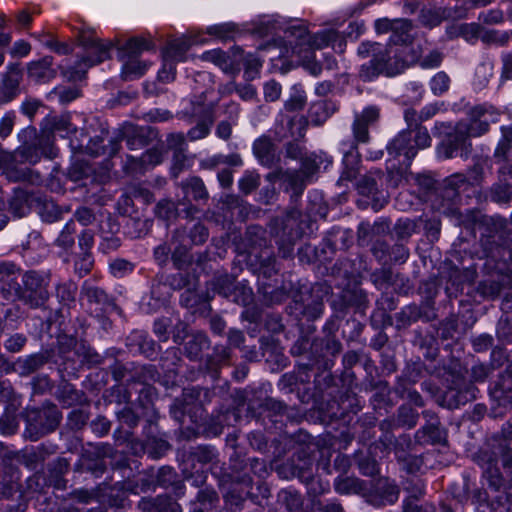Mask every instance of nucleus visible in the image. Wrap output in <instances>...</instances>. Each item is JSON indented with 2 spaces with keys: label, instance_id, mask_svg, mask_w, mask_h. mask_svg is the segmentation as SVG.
Masks as SVG:
<instances>
[{
  "label": "nucleus",
  "instance_id": "nucleus-48",
  "mask_svg": "<svg viewBox=\"0 0 512 512\" xmlns=\"http://www.w3.org/2000/svg\"><path fill=\"white\" fill-rule=\"evenodd\" d=\"M132 375L131 378L127 379V382L130 383H139L142 386L146 384H150V382L156 381L159 374L154 365H140L134 362H131Z\"/></svg>",
  "mask_w": 512,
  "mask_h": 512
},
{
  "label": "nucleus",
  "instance_id": "nucleus-54",
  "mask_svg": "<svg viewBox=\"0 0 512 512\" xmlns=\"http://www.w3.org/2000/svg\"><path fill=\"white\" fill-rule=\"evenodd\" d=\"M54 136L42 127L41 134L36 133V139L32 140L42 156L53 159L57 156V149L54 146Z\"/></svg>",
  "mask_w": 512,
  "mask_h": 512
},
{
  "label": "nucleus",
  "instance_id": "nucleus-41",
  "mask_svg": "<svg viewBox=\"0 0 512 512\" xmlns=\"http://www.w3.org/2000/svg\"><path fill=\"white\" fill-rule=\"evenodd\" d=\"M34 210L44 222L53 223L62 218L61 208L51 199L37 195Z\"/></svg>",
  "mask_w": 512,
  "mask_h": 512
},
{
  "label": "nucleus",
  "instance_id": "nucleus-1",
  "mask_svg": "<svg viewBox=\"0 0 512 512\" xmlns=\"http://www.w3.org/2000/svg\"><path fill=\"white\" fill-rule=\"evenodd\" d=\"M358 54L363 57L372 56L371 60L362 64L360 77L370 81L379 75L395 76L406 67L403 58L404 48L392 45L382 46L376 42H363L358 48Z\"/></svg>",
  "mask_w": 512,
  "mask_h": 512
},
{
  "label": "nucleus",
  "instance_id": "nucleus-46",
  "mask_svg": "<svg viewBox=\"0 0 512 512\" xmlns=\"http://www.w3.org/2000/svg\"><path fill=\"white\" fill-rule=\"evenodd\" d=\"M120 149V141L117 139H110L108 145H104V139L101 136H96L90 139L86 146L87 153L92 156L106 155L113 157Z\"/></svg>",
  "mask_w": 512,
  "mask_h": 512
},
{
  "label": "nucleus",
  "instance_id": "nucleus-35",
  "mask_svg": "<svg viewBox=\"0 0 512 512\" xmlns=\"http://www.w3.org/2000/svg\"><path fill=\"white\" fill-rule=\"evenodd\" d=\"M180 188L184 193V200L191 197L196 202H207L209 199V193L203 180L198 176L189 177L179 184Z\"/></svg>",
  "mask_w": 512,
  "mask_h": 512
},
{
  "label": "nucleus",
  "instance_id": "nucleus-60",
  "mask_svg": "<svg viewBox=\"0 0 512 512\" xmlns=\"http://www.w3.org/2000/svg\"><path fill=\"white\" fill-rule=\"evenodd\" d=\"M334 487L340 494H350L362 492L365 489V484L355 477H339L336 479Z\"/></svg>",
  "mask_w": 512,
  "mask_h": 512
},
{
  "label": "nucleus",
  "instance_id": "nucleus-6",
  "mask_svg": "<svg viewBox=\"0 0 512 512\" xmlns=\"http://www.w3.org/2000/svg\"><path fill=\"white\" fill-rule=\"evenodd\" d=\"M324 341L315 338L312 342L307 337L299 338L291 347L293 356L301 357L297 366L301 374L302 382H309L308 372L317 368L318 370L328 367V361L323 354Z\"/></svg>",
  "mask_w": 512,
  "mask_h": 512
},
{
  "label": "nucleus",
  "instance_id": "nucleus-44",
  "mask_svg": "<svg viewBox=\"0 0 512 512\" xmlns=\"http://www.w3.org/2000/svg\"><path fill=\"white\" fill-rule=\"evenodd\" d=\"M80 342L73 336L70 335H60L57 338V353L58 356L63 360L62 364L58 367V371L60 376L63 377L64 371H67V362L69 361L68 354L74 351L75 355L77 354V348L79 347Z\"/></svg>",
  "mask_w": 512,
  "mask_h": 512
},
{
  "label": "nucleus",
  "instance_id": "nucleus-49",
  "mask_svg": "<svg viewBox=\"0 0 512 512\" xmlns=\"http://www.w3.org/2000/svg\"><path fill=\"white\" fill-rule=\"evenodd\" d=\"M191 43L185 38H178L168 42L162 52L163 59L174 63L183 61L185 54L189 50Z\"/></svg>",
  "mask_w": 512,
  "mask_h": 512
},
{
  "label": "nucleus",
  "instance_id": "nucleus-50",
  "mask_svg": "<svg viewBox=\"0 0 512 512\" xmlns=\"http://www.w3.org/2000/svg\"><path fill=\"white\" fill-rule=\"evenodd\" d=\"M154 44L144 37H132L128 39L123 45L118 46L119 52L122 53V58L125 57H138L141 52L151 50Z\"/></svg>",
  "mask_w": 512,
  "mask_h": 512
},
{
  "label": "nucleus",
  "instance_id": "nucleus-5",
  "mask_svg": "<svg viewBox=\"0 0 512 512\" xmlns=\"http://www.w3.org/2000/svg\"><path fill=\"white\" fill-rule=\"evenodd\" d=\"M62 419L58 407L51 403H45L41 408L28 410L26 413L25 437L31 441H37L41 437L55 431Z\"/></svg>",
  "mask_w": 512,
  "mask_h": 512
},
{
  "label": "nucleus",
  "instance_id": "nucleus-23",
  "mask_svg": "<svg viewBox=\"0 0 512 512\" xmlns=\"http://www.w3.org/2000/svg\"><path fill=\"white\" fill-rule=\"evenodd\" d=\"M23 72L19 64H10L2 75L0 104L12 101L19 94V86Z\"/></svg>",
  "mask_w": 512,
  "mask_h": 512
},
{
  "label": "nucleus",
  "instance_id": "nucleus-40",
  "mask_svg": "<svg viewBox=\"0 0 512 512\" xmlns=\"http://www.w3.org/2000/svg\"><path fill=\"white\" fill-rule=\"evenodd\" d=\"M127 346L131 351H137L148 358L156 354L155 342L143 331H133L127 337Z\"/></svg>",
  "mask_w": 512,
  "mask_h": 512
},
{
  "label": "nucleus",
  "instance_id": "nucleus-55",
  "mask_svg": "<svg viewBox=\"0 0 512 512\" xmlns=\"http://www.w3.org/2000/svg\"><path fill=\"white\" fill-rule=\"evenodd\" d=\"M235 278L227 273L217 274L210 281L212 290L229 299L235 286Z\"/></svg>",
  "mask_w": 512,
  "mask_h": 512
},
{
  "label": "nucleus",
  "instance_id": "nucleus-33",
  "mask_svg": "<svg viewBox=\"0 0 512 512\" xmlns=\"http://www.w3.org/2000/svg\"><path fill=\"white\" fill-rule=\"evenodd\" d=\"M470 121L464 122L468 128L469 137H478L486 133L489 129V117L487 110L482 106H476L470 110Z\"/></svg>",
  "mask_w": 512,
  "mask_h": 512
},
{
  "label": "nucleus",
  "instance_id": "nucleus-26",
  "mask_svg": "<svg viewBox=\"0 0 512 512\" xmlns=\"http://www.w3.org/2000/svg\"><path fill=\"white\" fill-rule=\"evenodd\" d=\"M399 488L388 479L377 480L374 492L369 497V502L376 506L393 504L398 500Z\"/></svg>",
  "mask_w": 512,
  "mask_h": 512
},
{
  "label": "nucleus",
  "instance_id": "nucleus-20",
  "mask_svg": "<svg viewBox=\"0 0 512 512\" xmlns=\"http://www.w3.org/2000/svg\"><path fill=\"white\" fill-rule=\"evenodd\" d=\"M21 145L15 151V158L20 162L36 164L42 154L32 140L36 139V128L28 126L18 134Z\"/></svg>",
  "mask_w": 512,
  "mask_h": 512
},
{
  "label": "nucleus",
  "instance_id": "nucleus-19",
  "mask_svg": "<svg viewBox=\"0 0 512 512\" xmlns=\"http://www.w3.org/2000/svg\"><path fill=\"white\" fill-rule=\"evenodd\" d=\"M278 148L272 138L262 135L255 139L252 145L253 155L260 165L266 168H273L280 163V155Z\"/></svg>",
  "mask_w": 512,
  "mask_h": 512
},
{
  "label": "nucleus",
  "instance_id": "nucleus-14",
  "mask_svg": "<svg viewBox=\"0 0 512 512\" xmlns=\"http://www.w3.org/2000/svg\"><path fill=\"white\" fill-rule=\"evenodd\" d=\"M486 234L481 242L487 256L495 257L499 249L505 247L510 240V233L505 229V222L501 218H487L484 220Z\"/></svg>",
  "mask_w": 512,
  "mask_h": 512
},
{
  "label": "nucleus",
  "instance_id": "nucleus-24",
  "mask_svg": "<svg viewBox=\"0 0 512 512\" xmlns=\"http://www.w3.org/2000/svg\"><path fill=\"white\" fill-rule=\"evenodd\" d=\"M234 481L242 483L246 486L252 484V478L250 472L258 477H264L267 474V467L264 460L258 458L249 459L248 463L242 465L241 463L235 462L231 466Z\"/></svg>",
  "mask_w": 512,
  "mask_h": 512
},
{
  "label": "nucleus",
  "instance_id": "nucleus-17",
  "mask_svg": "<svg viewBox=\"0 0 512 512\" xmlns=\"http://www.w3.org/2000/svg\"><path fill=\"white\" fill-rule=\"evenodd\" d=\"M419 420V413L409 404L400 405L396 413L385 420H383L379 427L385 433V438L392 441V430L396 428L413 429L416 427Z\"/></svg>",
  "mask_w": 512,
  "mask_h": 512
},
{
  "label": "nucleus",
  "instance_id": "nucleus-37",
  "mask_svg": "<svg viewBox=\"0 0 512 512\" xmlns=\"http://www.w3.org/2000/svg\"><path fill=\"white\" fill-rule=\"evenodd\" d=\"M337 110L336 104L331 100L313 102L308 110V118L314 126L324 124Z\"/></svg>",
  "mask_w": 512,
  "mask_h": 512
},
{
  "label": "nucleus",
  "instance_id": "nucleus-13",
  "mask_svg": "<svg viewBox=\"0 0 512 512\" xmlns=\"http://www.w3.org/2000/svg\"><path fill=\"white\" fill-rule=\"evenodd\" d=\"M80 296L86 301L91 313L103 316L104 313L118 309L113 296L109 295L103 288L85 281L81 287Z\"/></svg>",
  "mask_w": 512,
  "mask_h": 512
},
{
  "label": "nucleus",
  "instance_id": "nucleus-30",
  "mask_svg": "<svg viewBox=\"0 0 512 512\" xmlns=\"http://www.w3.org/2000/svg\"><path fill=\"white\" fill-rule=\"evenodd\" d=\"M217 459V453L212 446H197L190 449L186 455L184 461L185 471L188 470V466L192 469H196L198 473L202 468L210 463H213Z\"/></svg>",
  "mask_w": 512,
  "mask_h": 512
},
{
  "label": "nucleus",
  "instance_id": "nucleus-18",
  "mask_svg": "<svg viewBox=\"0 0 512 512\" xmlns=\"http://www.w3.org/2000/svg\"><path fill=\"white\" fill-rule=\"evenodd\" d=\"M388 155L397 159L400 156H404V160L400 163L409 167L412 159L417 155L416 148L412 143V131L403 130L399 132L386 146Z\"/></svg>",
  "mask_w": 512,
  "mask_h": 512
},
{
  "label": "nucleus",
  "instance_id": "nucleus-47",
  "mask_svg": "<svg viewBox=\"0 0 512 512\" xmlns=\"http://www.w3.org/2000/svg\"><path fill=\"white\" fill-rule=\"evenodd\" d=\"M219 495L212 488H204L198 491L191 512H210L219 503Z\"/></svg>",
  "mask_w": 512,
  "mask_h": 512
},
{
  "label": "nucleus",
  "instance_id": "nucleus-51",
  "mask_svg": "<svg viewBox=\"0 0 512 512\" xmlns=\"http://www.w3.org/2000/svg\"><path fill=\"white\" fill-rule=\"evenodd\" d=\"M175 231H185V241H188L190 246L202 245L209 237L208 228L201 222H196L192 226H184L176 229Z\"/></svg>",
  "mask_w": 512,
  "mask_h": 512
},
{
  "label": "nucleus",
  "instance_id": "nucleus-38",
  "mask_svg": "<svg viewBox=\"0 0 512 512\" xmlns=\"http://www.w3.org/2000/svg\"><path fill=\"white\" fill-rule=\"evenodd\" d=\"M477 389L473 386L466 391L455 387L448 388L442 396L441 405L448 409L458 408L460 405L467 403L469 400L474 399L475 391Z\"/></svg>",
  "mask_w": 512,
  "mask_h": 512
},
{
  "label": "nucleus",
  "instance_id": "nucleus-22",
  "mask_svg": "<svg viewBox=\"0 0 512 512\" xmlns=\"http://www.w3.org/2000/svg\"><path fill=\"white\" fill-rule=\"evenodd\" d=\"M489 394L500 406L512 404V362L497 376L489 388Z\"/></svg>",
  "mask_w": 512,
  "mask_h": 512
},
{
  "label": "nucleus",
  "instance_id": "nucleus-34",
  "mask_svg": "<svg viewBox=\"0 0 512 512\" xmlns=\"http://www.w3.org/2000/svg\"><path fill=\"white\" fill-rule=\"evenodd\" d=\"M53 57L45 56L40 60L28 64V76L36 82H47L56 76V70L53 69Z\"/></svg>",
  "mask_w": 512,
  "mask_h": 512
},
{
  "label": "nucleus",
  "instance_id": "nucleus-27",
  "mask_svg": "<svg viewBox=\"0 0 512 512\" xmlns=\"http://www.w3.org/2000/svg\"><path fill=\"white\" fill-rule=\"evenodd\" d=\"M142 512H182L181 506L169 495L144 497L138 503Z\"/></svg>",
  "mask_w": 512,
  "mask_h": 512
},
{
  "label": "nucleus",
  "instance_id": "nucleus-57",
  "mask_svg": "<svg viewBox=\"0 0 512 512\" xmlns=\"http://www.w3.org/2000/svg\"><path fill=\"white\" fill-rule=\"evenodd\" d=\"M145 447L152 458L159 459L166 454L171 445L167 440L160 437L159 434H155L146 437Z\"/></svg>",
  "mask_w": 512,
  "mask_h": 512
},
{
  "label": "nucleus",
  "instance_id": "nucleus-12",
  "mask_svg": "<svg viewBox=\"0 0 512 512\" xmlns=\"http://www.w3.org/2000/svg\"><path fill=\"white\" fill-rule=\"evenodd\" d=\"M414 25L411 20L406 18L388 19L382 18L375 21V30L377 34L390 33L388 45L401 47L412 42V30Z\"/></svg>",
  "mask_w": 512,
  "mask_h": 512
},
{
  "label": "nucleus",
  "instance_id": "nucleus-10",
  "mask_svg": "<svg viewBox=\"0 0 512 512\" xmlns=\"http://www.w3.org/2000/svg\"><path fill=\"white\" fill-rule=\"evenodd\" d=\"M115 450L108 443H88L83 449L78 463L75 465L76 472H90L99 477L106 471L105 458H112Z\"/></svg>",
  "mask_w": 512,
  "mask_h": 512
},
{
  "label": "nucleus",
  "instance_id": "nucleus-3",
  "mask_svg": "<svg viewBox=\"0 0 512 512\" xmlns=\"http://www.w3.org/2000/svg\"><path fill=\"white\" fill-rule=\"evenodd\" d=\"M271 234L277 238L278 252L282 258L293 256L294 246L307 227L299 209L292 207L283 217H276L269 224Z\"/></svg>",
  "mask_w": 512,
  "mask_h": 512
},
{
  "label": "nucleus",
  "instance_id": "nucleus-31",
  "mask_svg": "<svg viewBox=\"0 0 512 512\" xmlns=\"http://www.w3.org/2000/svg\"><path fill=\"white\" fill-rule=\"evenodd\" d=\"M428 308V303L425 306L411 304L404 307L396 316L398 327H408L420 319L427 322L433 320L435 318V314L432 311H429Z\"/></svg>",
  "mask_w": 512,
  "mask_h": 512
},
{
  "label": "nucleus",
  "instance_id": "nucleus-58",
  "mask_svg": "<svg viewBox=\"0 0 512 512\" xmlns=\"http://www.w3.org/2000/svg\"><path fill=\"white\" fill-rule=\"evenodd\" d=\"M383 176L381 171L370 172L362 176L356 184L358 192L363 196H372L378 192L377 178L381 179Z\"/></svg>",
  "mask_w": 512,
  "mask_h": 512
},
{
  "label": "nucleus",
  "instance_id": "nucleus-29",
  "mask_svg": "<svg viewBox=\"0 0 512 512\" xmlns=\"http://www.w3.org/2000/svg\"><path fill=\"white\" fill-rule=\"evenodd\" d=\"M35 202H37V194L15 189L9 200V210L15 217L22 218L34 209Z\"/></svg>",
  "mask_w": 512,
  "mask_h": 512
},
{
  "label": "nucleus",
  "instance_id": "nucleus-63",
  "mask_svg": "<svg viewBox=\"0 0 512 512\" xmlns=\"http://www.w3.org/2000/svg\"><path fill=\"white\" fill-rule=\"evenodd\" d=\"M502 138L500 139L495 152L494 158L498 162H504L508 159V153L512 148V126L502 127Z\"/></svg>",
  "mask_w": 512,
  "mask_h": 512
},
{
  "label": "nucleus",
  "instance_id": "nucleus-16",
  "mask_svg": "<svg viewBox=\"0 0 512 512\" xmlns=\"http://www.w3.org/2000/svg\"><path fill=\"white\" fill-rule=\"evenodd\" d=\"M53 348L42 349L39 352L17 358L11 365V373H17L21 377H27L42 369L55 358Z\"/></svg>",
  "mask_w": 512,
  "mask_h": 512
},
{
  "label": "nucleus",
  "instance_id": "nucleus-11",
  "mask_svg": "<svg viewBox=\"0 0 512 512\" xmlns=\"http://www.w3.org/2000/svg\"><path fill=\"white\" fill-rule=\"evenodd\" d=\"M425 423L415 432L414 439L418 445H440L448 444V433L441 424L440 418L432 410L422 412Z\"/></svg>",
  "mask_w": 512,
  "mask_h": 512
},
{
  "label": "nucleus",
  "instance_id": "nucleus-7",
  "mask_svg": "<svg viewBox=\"0 0 512 512\" xmlns=\"http://www.w3.org/2000/svg\"><path fill=\"white\" fill-rule=\"evenodd\" d=\"M443 138L438 147V153L445 159L461 157L467 159L472 151L468 128L464 122H458L454 127L441 124Z\"/></svg>",
  "mask_w": 512,
  "mask_h": 512
},
{
  "label": "nucleus",
  "instance_id": "nucleus-61",
  "mask_svg": "<svg viewBox=\"0 0 512 512\" xmlns=\"http://www.w3.org/2000/svg\"><path fill=\"white\" fill-rule=\"evenodd\" d=\"M261 183V176L256 170H246L238 181L240 192L247 196L256 191Z\"/></svg>",
  "mask_w": 512,
  "mask_h": 512
},
{
  "label": "nucleus",
  "instance_id": "nucleus-15",
  "mask_svg": "<svg viewBox=\"0 0 512 512\" xmlns=\"http://www.w3.org/2000/svg\"><path fill=\"white\" fill-rule=\"evenodd\" d=\"M380 111L376 106L366 107L361 113L355 115L352 124L353 141L349 151L357 153L359 144H366L370 140L369 127L377 123Z\"/></svg>",
  "mask_w": 512,
  "mask_h": 512
},
{
  "label": "nucleus",
  "instance_id": "nucleus-25",
  "mask_svg": "<svg viewBox=\"0 0 512 512\" xmlns=\"http://www.w3.org/2000/svg\"><path fill=\"white\" fill-rule=\"evenodd\" d=\"M184 232L185 231H174L172 236V243L175 245V247L171 252V259L173 265L178 270L185 269L191 265L193 261V257L190 254L192 246L188 244V241H185V235L183 234Z\"/></svg>",
  "mask_w": 512,
  "mask_h": 512
},
{
  "label": "nucleus",
  "instance_id": "nucleus-62",
  "mask_svg": "<svg viewBox=\"0 0 512 512\" xmlns=\"http://www.w3.org/2000/svg\"><path fill=\"white\" fill-rule=\"evenodd\" d=\"M81 358L82 365H88L90 367L101 364L104 361L102 355H100L95 349H93L85 341H80V345L77 348V354Z\"/></svg>",
  "mask_w": 512,
  "mask_h": 512
},
{
  "label": "nucleus",
  "instance_id": "nucleus-8",
  "mask_svg": "<svg viewBox=\"0 0 512 512\" xmlns=\"http://www.w3.org/2000/svg\"><path fill=\"white\" fill-rule=\"evenodd\" d=\"M329 291L330 286L325 283H315L309 289L300 291L293 300L296 315L307 321L318 319L323 314L324 298Z\"/></svg>",
  "mask_w": 512,
  "mask_h": 512
},
{
  "label": "nucleus",
  "instance_id": "nucleus-9",
  "mask_svg": "<svg viewBox=\"0 0 512 512\" xmlns=\"http://www.w3.org/2000/svg\"><path fill=\"white\" fill-rule=\"evenodd\" d=\"M216 103L206 102V93L191 100L190 117L196 120V124L187 132V139L191 142L206 138L215 122Z\"/></svg>",
  "mask_w": 512,
  "mask_h": 512
},
{
  "label": "nucleus",
  "instance_id": "nucleus-59",
  "mask_svg": "<svg viewBox=\"0 0 512 512\" xmlns=\"http://www.w3.org/2000/svg\"><path fill=\"white\" fill-rule=\"evenodd\" d=\"M157 398V391L151 384H146L141 387L138 391V397L136 399V406L141 411H148L156 409L154 406V400Z\"/></svg>",
  "mask_w": 512,
  "mask_h": 512
},
{
  "label": "nucleus",
  "instance_id": "nucleus-43",
  "mask_svg": "<svg viewBox=\"0 0 512 512\" xmlns=\"http://www.w3.org/2000/svg\"><path fill=\"white\" fill-rule=\"evenodd\" d=\"M162 162V153L158 149H148L141 156L127 155L125 169L135 172L145 165H157Z\"/></svg>",
  "mask_w": 512,
  "mask_h": 512
},
{
  "label": "nucleus",
  "instance_id": "nucleus-4",
  "mask_svg": "<svg viewBox=\"0 0 512 512\" xmlns=\"http://www.w3.org/2000/svg\"><path fill=\"white\" fill-rule=\"evenodd\" d=\"M50 274L36 270L26 271L21 282L14 283L17 300L31 309H45L50 299Z\"/></svg>",
  "mask_w": 512,
  "mask_h": 512
},
{
  "label": "nucleus",
  "instance_id": "nucleus-53",
  "mask_svg": "<svg viewBox=\"0 0 512 512\" xmlns=\"http://www.w3.org/2000/svg\"><path fill=\"white\" fill-rule=\"evenodd\" d=\"M255 262L258 265L259 273L266 278H269L278 272L276 267V258L273 255V251L269 248L261 250V252L255 256Z\"/></svg>",
  "mask_w": 512,
  "mask_h": 512
},
{
  "label": "nucleus",
  "instance_id": "nucleus-28",
  "mask_svg": "<svg viewBox=\"0 0 512 512\" xmlns=\"http://www.w3.org/2000/svg\"><path fill=\"white\" fill-rule=\"evenodd\" d=\"M366 303V294L360 288H347L341 291L331 303L336 312H345L349 307L361 308Z\"/></svg>",
  "mask_w": 512,
  "mask_h": 512
},
{
  "label": "nucleus",
  "instance_id": "nucleus-2",
  "mask_svg": "<svg viewBox=\"0 0 512 512\" xmlns=\"http://www.w3.org/2000/svg\"><path fill=\"white\" fill-rule=\"evenodd\" d=\"M78 43L84 48L85 54L74 66L60 67L61 74L69 81L82 80L87 69L97 65L110 57L113 42H103L95 37L92 31H81L78 35Z\"/></svg>",
  "mask_w": 512,
  "mask_h": 512
},
{
  "label": "nucleus",
  "instance_id": "nucleus-56",
  "mask_svg": "<svg viewBox=\"0 0 512 512\" xmlns=\"http://www.w3.org/2000/svg\"><path fill=\"white\" fill-rule=\"evenodd\" d=\"M122 67V78L132 80L144 75L147 69V63L139 60L138 57H126Z\"/></svg>",
  "mask_w": 512,
  "mask_h": 512
},
{
  "label": "nucleus",
  "instance_id": "nucleus-45",
  "mask_svg": "<svg viewBox=\"0 0 512 512\" xmlns=\"http://www.w3.org/2000/svg\"><path fill=\"white\" fill-rule=\"evenodd\" d=\"M457 11L451 8L422 9L419 14V21L423 26L433 28L440 25L443 20L453 18Z\"/></svg>",
  "mask_w": 512,
  "mask_h": 512
},
{
  "label": "nucleus",
  "instance_id": "nucleus-39",
  "mask_svg": "<svg viewBox=\"0 0 512 512\" xmlns=\"http://www.w3.org/2000/svg\"><path fill=\"white\" fill-rule=\"evenodd\" d=\"M210 347V340L203 332L191 334L184 344V353L190 360H199L205 350Z\"/></svg>",
  "mask_w": 512,
  "mask_h": 512
},
{
  "label": "nucleus",
  "instance_id": "nucleus-52",
  "mask_svg": "<svg viewBox=\"0 0 512 512\" xmlns=\"http://www.w3.org/2000/svg\"><path fill=\"white\" fill-rule=\"evenodd\" d=\"M154 136L150 127L134 128L126 137L127 146L130 150L142 149L149 144L150 139Z\"/></svg>",
  "mask_w": 512,
  "mask_h": 512
},
{
  "label": "nucleus",
  "instance_id": "nucleus-64",
  "mask_svg": "<svg viewBox=\"0 0 512 512\" xmlns=\"http://www.w3.org/2000/svg\"><path fill=\"white\" fill-rule=\"evenodd\" d=\"M286 38L289 40L290 44H295L296 46H307L309 40V32L304 24L298 23L295 25H290L285 29Z\"/></svg>",
  "mask_w": 512,
  "mask_h": 512
},
{
  "label": "nucleus",
  "instance_id": "nucleus-21",
  "mask_svg": "<svg viewBox=\"0 0 512 512\" xmlns=\"http://www.w3.org/2000/svg\"><path fill=\"white\" fill-rule=\"evenodd\" d=\"M56 452L55 445L41 444L37 447L26 448L13 454L12 459L17 463L34 470L42 464L50 455Z\"/></svg>",
  "mask_w": 512,
  "mask_h": 512
},
{
  "label": "nucleus",
  "instance_id": "nucleus-42",
  "mask_svg": "<svg viewBox=\"0 0 512 512\" xmlns=\"http://www.w3.org/2000/svg\"><path fill=\"white\" fill-rule=\"evenodd\" d=\"M156 484L162 488L173 487L175 494L180 497L184 494V485L178 479L176 471L169 466H163L156 473Z\"/></svg>",
  "mask_w": 512,
  "mask_h": 512
},
{
  "label": "nucleus",
  "instance_id": "nucleus-36",
  "mask_svg": "<svg viewBox=\"0 0 512 512\" xmlns=\"http://www.w3.org/2000/svg\"><path fill=\"white\" fill-rule=\"evenodd\" d=\"M61 378L62 379L55 392L57 400L67 407L83 403L85 400V393L76 389L74 385L64 379V376Z\"/></svg>",
  "mask_w": 512,
  "mask_h": 512
},
{
  "label": "nucleus",
  "instance_id": "nucleus-32",
  "mask_svg": "<svg viewBox=\"0 0 512 512\" xmlns=\"http://www.w3.org/2000/svg\"><path fill=\"white\" fill-rule=\"evenodd\" d=\"M309 181L305 176L297 169H287L284 173L283 184L285 185L284 190L290 192V198L292 203H296L302 196L306 185Z\"/></svg>",
  "mask_w": 512,
  "mask_h": 512
}]
</instances>
